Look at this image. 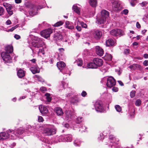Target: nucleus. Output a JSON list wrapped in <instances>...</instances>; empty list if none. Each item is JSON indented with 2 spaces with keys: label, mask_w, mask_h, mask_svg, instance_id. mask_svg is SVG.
Masks as SVG:
<instances>
[{
  "label": "nucleus",
  "mask_w": 148,
  "mask_h": 148,
  "mask_svg": "<svg viewBox=\"0 0 148 148\" xmlns=\"http://www.w3.org/2000/svg\"><path fill=\"white\" fill-rule=\"evenodd\" d=\"M39 109L40 112L43 114H45L48 112V110L46 107L44 106L40 105L39 107Z\"/></svg>",
  "instance_id": "16"
},
{
  "label": "nucleus",
  "mask_w": 148,
  "mask_h": 148,
  "mask_svg": "<svg viewBox=\"0 0 148 148\" xmlns=\"http://www.w3.org/2000/svg\"><path fill=\"white\" fill-rule=\"evenodd\" d=\"M53 39L57 41H60L63 39V37L60 32H56L53 36Z\"/></svg>",
  "instance_id": "14"
},
{
  "label": "nucleus",
  "mask_w": 148,
  "mask_h": 148,
  "mask_svg": "<svg viewBox=\"0 0 148 148\" xmlns=\"http://www.w3.org/2000/svg\"><path fill=\"white\" fill-rule=\"evenodd\" d=\"M3 5L9 14V16H10L12 15L13 14V12L12 7V5L6 3H4Z\"/></svg>",
  "instance_id": "10"
},
{
  "label": "nucleus",
  "mask_w": 148,
  "mask_h": 148,
  "mask_svg": "<svg viewBox=\"0 0 148 148\" xmlns=\"http://www.w3.org/2000/svg\"><path fill=\"white\" fill-rule=\"evenodd\" d=\"M147 4V3L146 1L143 2L142 3H140L142 7L145 6Z\"/></svg>",
  "instance_id": "52"
},
{
  "label": "nucleus",
  "mask_w": 148,
  "mask_h": 148,
  "mask_svg": "<svg viewBox=\"0 0 148 148\" xmlns=\"http://www.w3.org/2000/svg\"><path fill=\"white\" fill-rule=\"evenodd\" d=\"M108 59L109 61H110L112 60V56L110 54H109L108 55Z\"/></svg>",
  "instance_id": "58"
},
{
  "label": "nucleus",
  "mask_w": 148,
  "mask_h": 148,
  "mask_svg": "<svg viewBox=\"0 0 148 148\" xmlns=\"http://www.w3.org/2000/svg\"><path fill=\"white\" fill-rule=\"evenodd\" d=\"M143 65L145 66H148V60H145L143 62Z\"/></svg>",
  "instance_id": "55"
},
{
  "label": "nucleus",
  "mask_w": 148,
  "mask_h": 148,
  "mask_svg": "<svg viewBox=\"0 0 148 148\" xmlns=\"http://www.w3.org/2000/svg\"><path fill=\"white\" fill-rule=\"evenodd\" d=\"M136 92L135 91H132L130 92V96L131 98L134 97L135 96Z\"/></svg>",
  "instance_id": "43"
},
{
  "label": "nucleus",
  "mask_w": 148,
  "mask_h": 148,
  "mask_svg": "<svg viewBox=\"0 0 148 148\" xmlns=\"http://www.w3.org/2000/svg\"><path fill=\"white\" fill-rule=\"evenodd\" d=\"M18 27V26L17 25H16L12 27L11 28L8 29V31L12 32V31H13L14 29H16Z\"/></svg>",
  "instance_id": "47"
},
{
  "label": "nucleus",
  "mask_w": 148,
  "mask_h": 148,
  "mask_svg": "<svg viewBox=\"0 0 148 148\" xmlns=\"http://www.w3.org/2000/svg\"><path fill=\"white\" fill-rule=\"evenodd\" d=\"M1 55L5 63H8L12 62V59L9 53L6 52H3L1 53Z\"/></svg>",
  "instance_id": "5"
},
{
  "label": "nucleus",
  "mask_w": 148,
  "mask_h": 148,
  "mask_svg": "<svg viewBox=\"0 0 148 148\" xmlns=\"http://www.w3.org/2000/svg\"><path fill=\"white\" fill-rule=\"evenodd\" d=\"M130 50L128 49H125L124 51V53L125 55H127L130 53Z\"/></svg>",
  "instance_id": "46"
},
{
  "label": "nucleus",
  "mask_w": 148,
  "mask_h": 148,
  "mask_svg": "<svg viewBox=\"0 0 148 148\" xmlns=\"http://www.w3.org/2000/svg\"><path fill=\"white\" fill-rule=\"evenodd\" d=\"M32 45L35 48H39L41 47H45L46 48V45L43 41L41 39L38 37L34 38V40L32 43Z\"/></svg>",
  "instance_id": "3"
},
{
  "label": "nucleus",
  "mask_w": 148,
  "mask_h": 148,
  "mask_svg": "<svg viewBox=\"0 0 148 148\" xmlns=\"http://www.w3.org/2000/svg\"><path fill=\"white\" fill-rule=\"evenodd\" d=\"M44 133L47 136H51L56 133V129L53 125H47L44 129Z\"/></svg>",
  "instance_id": "4"
},
{
  "label": "nucleus",
  "mask_w": 148,
  "mask_h": 148,
  "mask_svg": "<svg viewBox=\"0 0 148 148\" xmlns=\"http://www.w3.org/2000/svg\"><path fill=\"white\" fill-rule=\"evenodd\" d=\"M17 74L18 77L20 78L24 77L25 75L24 71L21 69H20L18 71Z\"/></svg>",
  "instance_id": "28"
},
{
  "label": "nucleus",
  "mask_w": 148,
  "mask_h": 148,
  "mask_svg": "<svg viewBox=\"0 0 148 148\" xmlns=\"http://www.w3.org/2000/svg\"><path fill=\"white\" fill-rule=\"evenodd\" d=\"M38 30V28H36L32 29V31L31 32H37Z\"/></svg>",
  "instance_id": "61"
},
{
  "label": "nucleus",
  "mask_w": 148,
  "mask_h": 148,
  "mask_svg": "<svg viewBox=\"0 0 148 148\" xmlns=\"http://www.w3.org/2000/svg\"><path fill=\"white\" fill-rule=\"evenodd\" d=\"M82 121V117H78L77 118L76 123H79Z\"/></svg>",
  "instance_id": "45"
},
{
  "label": "nucleus",
  "mask_w": 148,
  "mask_h": 148,
  "mask_svg": "<svg viewBox=\"0 0 148 148\" xmlns=\"http://www.w3.org/2000/svg\"><path fill=\"white\" fill-rule=\"evenodd\" d=\"M46 98L48 102H50L51 100V97L50 96V95L48 93H46L45 95Z\"/></svg>",
  "instance_id": "36"
},
{
  "label": "nucleus",
  "mask_w": 148,
  "mask_h": 148,
  "mask_svg": "<svg viewBox=\"0 0 148 148\" xmlns=\"http://www.w3.org/2000/svg\"><path fill=\"white\" fill-rule=\"evenodd\" d=\"M87 68L95 69L96 68V65L95 62H91L87 64L86 66Z\"/></svg>",
  "instance_id": "25"
},
{
  "label": "nucleus",
  "mask_w": 148,
  "mask_h": 148,
  "mask_svg": "<svg viewBox=\"0 0 148 148\" xmlns=\"http://www.w3.org/2000/svg\"><path fill=\"white\" fill-rule=\"evenodd\" d=\"M94 106L95 109L97 112H101L103 111V108L101 101H96L95 103Z\"/></svg>",
  "instance_id": "7"
},
{
  "label": "nucleus",
  "mask_w": 148,
  "mask_h": 148,
  "mask_svg": "<svg viewBox=\"0 0 148 148\" xmlns=\"http://www.w3.org/2000/svg\"><path fill=\"white\" fill-rule=\"evenodd\" d=\"M11 21L10 20H8L6 22V24L7 25H9L11 24Z\"/></svg>",
  "instance_id": "63"
},
{
  "label": "nucleus",
  "mask_w": 148,
  "mask_h": 148,
  "mask_svg": "<svg viewBox=\"0 0 148 148\" xmlns=\"http://www.w3.org/2000/svg\"><path fill=\"white\" fill-rule=\"evenodd\" d=\"M112 90L113 91L116 92H117L118 90V89L116 87H114Z\"/></svg>",
  "instance_id": "59"
},
{
  "label": "nucleus",
  "mask_w": 148,
  "mask_h": 148,
  "mask_svg": "<svg viewBox=\"0 0 148 148\" xmlns=\"http://www.w3.org/2000/svg\"><path fill=\"white\" fill-rule=\"evenodd\" d=\"M129 67L132 70H135L138 68L140 69L141 66L139 64H134L130 66Z\"/></svg>",
  "instance_id": "21"
},
{
  "label": "nucleus",
  "mask_w": 148,
  "mask_h": 148,
  "mask_svg": "<svg viewBox=\"0 0 148 148\" xmlns=\"http://www.w3.org/2000/svg\"><path fill=\"white\" fill-rule=\"evenodd\" d=\"M78 66H81L82 65V60L81 59H78L77 60Z\"/></svg>",
  "instance_id": "41"
},
{
  "label": "nucleus",
  "mask_w": 148,
  "mask_h": 148,
  "mask_svg": "<svg viewBox=\"0 0 148 148\" xmlns=\"http://www.w3.org/2000/svg\"><path fill=\"white\" fill-rule=\"evenodd\" d=\"M4 13V10L3 8L0 6V16L3 15Z\"/></svg>",
  "instance_id": "42"
},
{
  "label": "nucleus",
  "mask_w": 148,
  "mask_h": 148,
  "mask_svg": "<svg viewBox=\"0 0 148 148\" xmlns=\"http://www.w3.org/2000/svg\"><path fill=\"white\" fill-rule=\"evenodd\" d=\"M38 120L39 122H42L43 121L44 119L41 116H38Z\"/></svg>",
  "instance_id": "50"
},
{
  "label": "nucleus",
  "mask_w": 148,
  "mask_h": 148,
  "mask_svg": "<svg viewBox=\"0 0 148 148\" xmlns=\"http://www.w3.org/2000/svg\"><path fill=\"white\" fill-rule=\"evenodd\" d=\"M116 84V82L114 78L112 77H110L107 79L106 85L109 88H111L114 86Z\"/></svg>",
  "instance_id": "8"
},
{
  "label": "nucleus",
  "mask_w": 148,
  "mask_h": 148,
  "mask_svg": "<svg viewBox=\"0 0 148 148\" xmlns=\"http://www.w3.org/2000/svg\"><path fill=\"white\" fill-rule=\"evenodd\" d=\"M76 28L79 31H80L82 29L81 27L80 26H79L78 25H77L76 26Z\"/></svg>",
  "instance_id": "60"
},
{
  "label": "nucleus",
  "mask_w": 148,
  "mask_h": 148,
  "mask_svg": "<svg viewBox=\"0 0 148 148\" xmlns=\"http://www.w3.org/2000/svg\"><path fill=\"white\" fill-rule=\"evenodd\" d=\"M67 137L69 138L67 136H65V135L60 136L56 138L55 143H57L58 142H66V139Z\"/></svg>",
  "instance_id": "15"
},
{
  "label": "nucleus",
  "mask_w": 148,
  "mask_h": 148,
  "mask_svg": "<svg viewBox=\"0 0 148 148\" xmlns=\"http://www.w3.org/2000/svg\"><path fill=\"white\" fill-rule=\"evenodd\" d=\"M92 34L94 38L97 40L100 39L102 35V32L99 30H94Z\"/></svg>",
  "instance_id": "13"
},
{
  "label": "nucleus",
  "mask_w": 148,
  "mask_h": 148,
  "mask_svg": "<svg viewBox=\"0 0 148 148\" xmlns=\"http://www.w3.org/2000/svg\"><path fill=\"white\" fill-rule=\"evenodd\" d=\"M136 26L138 28H139L140 27V25L138 22H137L136 23Z\"/></svg>",
  "instance_id": "62"
},
{
  "label": "nucleus",
  "mask_w": 148,
  "mask_h": 148,
  "mask_svg": "<svg viewBox=\"0 0 148 148\" xmlns=\"http://www.w3.org/2000/svg\"><path fill=\"white\" fill-rule=\"evenodd\" d=\"M106 19L100 16L99 18L97 19V22L98 24H103L106 20Z\"/></svg>",
  "instance_id": "27"
},
{
  "label": "nucleus",
  "mask_w": 148,
  "mask_h": 148,
  "mask_svg": "<svg viewBox=\"0 0 148 148\" xmlns=\"http://www.w3.org/2000/svg\"><path fill=\"white\" fill-rule=\"evenodd\" d=\"M115 108L118 112H120L121 110V107L119 105H116L115 106Z\"/></svg>",
  "instance_id": "39"
},
{
  "label": "nucleus",
  "mask_w": 148,
  "mask_h": 148,
  "mask_svg": "<svg viewBox=\"0 0 148 148\" xmlns=\"http://www.w3.org/2000/svg\"><path fill=\"white\" fill-rule=\"evenodd\" d=\"M110 34L113 36H117L123 34V31L121 29H117L112 30L110 32Z\"/></svg>",
  "instance_id": "11"
},
{
  "label": "nucleus",
  "mask_w": 148,
  "mask_h": 148,
  "mask_svg": "<svg viewBox=\"0 0 148 148\" xmlns=\"http://www.w3.org/2000/svg\"><path fill=\"white\" fill-rule=\"evenodd\" d=\"M42 48L40 49L38 53V55H39L41 53L42 55H44L45 53V51L47 50L46 46V48L45 47H42Z\"/></svg>",
  "instance_id": "33"
},
{
  "label": "nucleus",
  "mask_w": 148,
  "mask_h": 148,
  "mask_svg": "<svg viewBox=\"0 0 148 148\" xmlns=\"http://www.w3.org/2000/svg\"><path fill=\"white\" fill-rule=\"evenodd\" d=\"M138 2L137 0H132L131 1L130 3L132 6H134L136 3Z\"/></svg>",
  "instance_id": "38"
},
{
  "label": "nucleus",
  "mask_w": 148,
  "mask_h": 148,
  "mask_svg": "<svg viewBox=\"0 0 148 148\" xmlns=\"http://www.w3.org/2000/svg\"><path fill=\"white\" fill-rule=\"evenodd\" d=\"M114 44V41L112 39H109L106 41V45L107 46H112Z\"/></svg>",
  "instance_id": "22"
},
{
  "label": "nucleus",
  "mask_w": 148,
  "mask_h": 148,
  "mask_svg": "<svg viewBox=\"0 0 148 148\" xmlns=\"http://www.w3.org/2000/svg\"><path fill=\"white\" fill-rule=\"evenodd\" d=\"M65 119L67 120H68L71 118V112L70 111L66 110L65 112Z\"/></svg>",
  "instance_id": "23"
},
{
  "label": "nucleus",
  "mask_w": 148,
  "mask_h": 148,
  "mask_svg": "<svg viewBox=\"0 0 148 148\" xmlns=\"http://www.w3.org/2000/svg\"><path fill=\"white\" fill-rule=\"evenodd\" d=\"M93 62L96 64L97 68L98 66H101L103 64V61L101 59L95 58L93 60Z\"/></svg>",
  "instance_id": "17"
},
{
  "label": "nucleus",
  "mask_w": 148,
  "mask_h": 148,
  "mask_svg": "<svg viewBox=\"0 0 148 148\" xmlns=\"http://www.w3.org/2000/svg\"><path fill=\"white\" fill-rule=\"evenodd\" d=\"M24 131V129L23 127H20L14 131V134L16 135V137L17 136V134H22Z\"/></svg>",
  "instance_id": "20"
},
{
  "label": "nucleus",
  "mask_w": 148,
  "mask_h": 148,
  "mask_svg": "<svg viewBox=\"0 0 148 148\" xmlns=\"http://www.w3.org/2000/svg\"><path fill=\"white\" fill-rule=\"evenodd\" d=\"M55 110L58 115L61 116L63 113L62 109L59 107H56L55 108Z\"/></svg>",
  "instance_id": "26"
},
{
  "label": "nucleus",
  "mask_w": 148,
  "mask_h": 148,
  "mask_svg": "<svg viewBox=\"0 0 148 148\" xmlns=\"http://www.w3.org/2000/svg\"><path fill=\"white\" fill-rule=\"evenodd\" d=\"M109 16V13L105 10H103L101 11L100 16L106 19H107Z\"/></svg>",
  "instance_id": "19"
},
{
  "label": "nucleus",
  "mask_w": 148,
  "mask_h": 148,
  "mask_svg": "<svg viewBox=\"0 0 148 148\" xmlns=\"http://www.w3.org/2000/svg\"><path fill=\"white\" fill-rule=\"evenodd\" d=\"M128 12V10L127 9L124 10L121 12L123 14H124L125 15H127Z\"/></svg>",
  "instance_id": "49"
},
{
  "label": "nucleus",
  "mask_w": 148,
  "mask_h": 148,
  "mask_svg": "<svg viewBox=\"0 0 148 148\" xmlns=\"http://www.w3.org/2000/svg\"><path fill=\"white\" fill-rule=\"evenodd\" d=\"M90 4L92 7H95L97 5V2L96 0H89Z\"/></svg>",
  "instance_id": "32"
},
{
  "label": "nucleus",
  "mask_w": 148,
  "mask_h": 148,
  "mask_svg": "<svg viewBox=\"0 0 148 148\" xmlns=\"http://www.w3.org/2000/svg\"><path fill=\"white\" fill-rule=\"evenodd\" d=\"M34 78H36L37 80L41 82H43L44 81V79L39 75H36L34 76Z\"/></svg>",
  "instance_id": "34"
},
{
  "label": "nucleus",
  "mask_w": 148,
  "mask_h": 148,
  "mask_svg": "<svg viewBox=\"0 0 148 148\" xmlns=\"http://www.w3.org/2000/svg\"><path fill=\"white\" fill-rule=\"evenodd\" d=\"M65 136H68V137L67 138H66V142H71L72 141V135H71L70 134H67Z\"/></svg>",
  "instance_id": "35"
},
{
  "label": "nucleus",
  "mask_w": 148,
  "mask_h": 148,
  "mask_svg": "<svg viewBox=\"0 0 148 148\" xmlns=\"http://www.w3.org/2000/svg\"><path fill=\"white\" fill-rule=\"evenodd\" d=\"M65 27L69 29H72L74 28V27L69 22L67 21L65 23Z\"/></svg>",
  "instance_id": "30"
},
{
  "label": "nucleus",
  "mask_w": 148,
  "mask_h": 148,
  "mask_svg": "<svg viewBox=\"0 0 148 148\" xmlns=\"http://www.w3.org/2000/svg\"><path fill=\"white\" fill-rule=\"evenodd\" d=\"M81 126V128L83 130H82L81 128L80 129H79V131H81V132L85 131V130H84H84H85V129L86 128L85 126L82 125Z\"/></svg>",
  "instance_id": "51"
},
{
  "label": "nucleus",
  "mask_w": 148,
  "mask_h": 148,
  "mask_svg": "<svg viewBox=\"0 0 148 148\" xmlns=\"http://www.w3.org/2000/svg\"><path fill=\"white\" fill-rule=\"evenodd\" d=\"M141 101L140 100L138 99L136 101L135 104L136 106H139L141 104Z\"/></svg>",
  "instance_id": "48"
},
{
  "label": "nucleus",
  "mask_w": 148,
  "mask_h": 148,
  "mask_svg": "<svg viewBox=\"0 0 148 148\" xmlns=\"http://www.w3.org/2000/svg\"><path fill=\"white\" fill-rule=\"evenodd\" d=\"M30 70L34 74L38 73L39 72V69L37 66H36L31 67L30 68Z\"/></svg>",
  "instance_id": "24"
},
{
  "label": "nucleus",
  "mask_w": 148,
  "mask_h": 148,
  "mask_svg": "<svg viewBox=\"0 0 148 148\" xmlns=\"http://www.w3.org/2000/svg\"><path fill=\"white\" fill-rule=\"evenodd\" d=\"M52 32V30L51 29L48 28L41 31L40 32V34L42 36L47 38L50 36Z\"/></svg>",
  "instance_id": "9"
},
{
  "label": "nucleus",
  "mask_w": 148,
  "mask_h": 148,
  "mask_svg": "<svg viewBox=\"0 0 148 148\" xmlns=\"http://www.w3.org/2000/svg\"><path fill=\"white\" fill-rule=\"evenodd\" d=\"M57 66L58 69L62 73H65L66 74H68L69 76L70 75V73H67L66 72H64L63 71H62V70L65 67L66 64L65 63L61 61L58 62L57 64Z\"/></svg>",
  "instance_id": "12"
},
{
  "label": "nucleus",
  "mask_w": 148,
  "mask_h": 148,
  "mask_svg": "<svg viewBox=\"0 0 148 148\" xmlns=\"http://www.w3.org/2000/svg\"><path fill=\"white\" fill-rule=\"evenodd\" d=\"M38 5H33L30 9L29 12L30 14L32 16L38 13V11L43 8L45 6V2L44 0H38Z\"/></svg>",
  "instance_id": "2"
},
{
  "label": "nucleus",
  "mask_w": 148,
  "mask_h": 148,
  "mask_svg": "<svg viewBox=\"0 0 148 148\" xmlns=\"http://www.w3.org/2000/svg\"><path fill=\"white\" fill-rule=\"evenodd\" d=\"M40 90L41 91H46V88L45 87H42L40 88Z\"/></svg>",
  "instance_id": "53"
},
{
  "label": "nucleus",
  "mask_w": 148,
  "mask_h": 148,
  "mask_svg": "<svg viewBox=\"0 0 148 148\" xmlns=\"http://www.w3.org/2000/svg\"><path fill=\"white\" fill-rule=\"evenodd\" d=\"M81 94L82 96L85 97L87 95V93L85 91H83Z\"/></svg>",
  "instance_id": "54"
},
{
  "label": "nucleus",
  "mask_w": 148,
  "mask_h": 148,
  "mask_svg": "<svg viewBox=\"0 0 148 148\" xmlns=\"http://www.w3.org/2000/svg\"><path fill=\"white\" fill-rule=\"evenodd\" d=\"M95 50L97 54L100 56H102L103 54V50L99 46H97L95 47Z\"/></svg>",
  "instance_id": "18"
},
{
  "label": "nucleus",
  "mask_w": 148,
  "mask_h": 148,
  "mask_svg": "<svg viewBox=\"0 0 148 148\" xmlns=\"http://www.w3.org/2000/svg\"><path fill=\"white\" fill-rule=\"evenodd\" d=\"M14 131L9 129L6 132L0 133V140H3L8 138L14 140L16 139V135L14 134Z\"/></svg>",
  "instance_id": "1"
},
{
  "label": "nucleus",
  "mask_w": 148,
  "mask_h": 148,
  "mask_svg": "<svg viewBox=\"0 0 148 148\" xmlns=\"http://www.w3.org/2000/svg\"><path fill=\"white\" fill-rule=\"evenodd\" d=\"M80 24L82 27L85 28H87V26L86 24L85 23H84L83 22H81L80 23Z\"/></svg>",
  "instance_id": "44"
},
{
  "label": "nucleus",
  "mask_w": 148,
  "mask_h": 148,
  "mask_svg": "<svg viewBox=\"0 0 148 148\" xmlns=\"http://www.w3.org/2000/svg\"><path fill=\"white\" fill-rule=\"evenodd\" d=\"M138 45V43L136 42H134L132 44V45L134 46H137V45Z\"/></svg>",
  "instance_id": "64"
},
{
  "label": "nucleus",
  "mask_w": 148,
  "mask_h": 148,
  "mask_svg": "<svg viewBox=\"0 0 148 148\" xmlns=\"http://www.w3.org/2000/svg\"><path fill=\"white\" fill-rule=\"evenodd\" d=\"M63 23L62 22L60 21L55 23L54 25V26L55 27H58L62 25Z\"/></svg>",
  "instance_id": "40"
},
{
  "label": "nucleus",
  "mask_w": 148,
  "mask_h": 148,
  "mask_svg": "<svg viewBox=\"0 0 148 148\" xmlns=\"http://www.w3.org/2000/svg\"><path fill=\"white\" fill-rule=\"evenodd\" d=\"M73 10L77 13L78 14H80V8L77 6V5H74L73 7Z\"/></svg>",
  "instance_id": "31"
},
{
  "label": "nucleus",
  "mask_w": 148,
  "mask_h": 148,
  "mask_svg": "<svg viewBox=\"0 0 148 148\" xmlns=\"http://www.w3.org/2000/svg\"><path fill=\"white\" fill-rule=\"evenodd\" d=\"M6 52L9 53H12L13 51V48L12 45H8L5 48Z\"/></svg>",
  "instance_id": "29"
},
{
  "label": "nucleus",
  "mask_w": 148,
  "mask_h": 148,
  "mask_svg": "<svg viewBox=\"0 0 148 148\" xmlns=\"http://www.w3.org/2000/svg\"><path fill=\"white\" fill-rule=\"evenodd\" d=\"M14 37L16 39H20L21 38L20 36L19 35L17 34L15 35L14 36Z\"/></svg>",
  "instance_id": "56"
},
{
  "label": "nucleus",
  "mask_w": 148,
  "mask_h": 148,
  "mask_svg": "<svg viewBox=\"0 0 148 148\" xmlns=\"http://www.w3.org/2000/svg\"><path fill=\"white\" fill-rule=\"evenodd\" d=\"M110 1L112 4V8L114 11H118L121 10L120 3L119 1L115 0H110Z\"/></svg>",
  "instance_id": "6"
},
{
  "label": "nucleus",
  "mask_w": 148,
  "mask_h": 148,
  "mask_svg": "<svg viewBox=\"0 0 148 148\" xmlns=\"http://www.w3.org/2000/svg\"><path fill=\"white\" fill-rule=\"evenodd\" d=\"M109 138L110 139L113 140H114V139H116L115 138L114 136L113 135H110L109 136Z\"/></svg>",
  "instance_id": "57"
},
{
  "label": "nucleus",
  "mask_w": 148,
  "mask_h": 148,
  "mask_svg": "<svg viewBox=\"0 0 148 148\" xmlns=\"http://www.w3.org/2000/svg\"><path fill=\"white\" fill-rule=\"evenodd\" d=\"M80 142L78 139H75L74 141V144L75 146H80Z\"/></svg>",
  "instance_id": "37"
}]
</instances>
